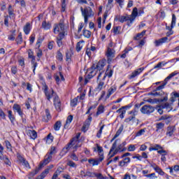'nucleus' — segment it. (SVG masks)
Returning a JSON list of instances; mask_svg holds the SVG:
<instances>
[{"label": "nucleus", "mask_w": 179, "mask_h": 179, "mask_svg": "<svg viewBox=\"0 0 179 179\" xmlns=\"http://www.w3.org/2000/svg\"><path fill=\"white\" fill-rule=\"evenodd\" d=\"M42 90H43V93H45V96L48 100V101H51V99H52V96L55 94L54 97V106L57 110V111H61V101L59 100V97L58 95L55 94L54 92V90L51 89V91H48V86L45 83H43Z\"/></svg>", "instance_id": "nucleus-1"}, {"label": "nucleus", "mask_w": 179, "mask_h": 179, "mask_svg": "<svg viewBox=\"0 0 179 179\" xmlns=\"http://www.w3.org/2000/svg\"><path fill=\"white\" fill-rule=\"evenodd\" d=\"M96 145L97 152L99 153V158L94 159H88V162L90 164H92V166H99L100 163H101L102 160H104V151L103 150V147L100 146L99 144Z\"/></svg>", "instance_id": "nucleus-2"}, {"label": "nucleus", "mask_w": 179, "mask_h": 179, "mask_svg": "<svg viewBox=\"0 0 179 179\" xmlns=\"http://www.w3.org/2000/svg\"><path fill=\"white\" fill-rule=\"evenodd\" d=\"M80 10L82 13V15L84 17V22L86 24H87V22H89V17H93L94 16V12H93V10L92 8L87 6L83 8V7H80Z\"/></svg>", "instance_id": "nucleus-3"}, {"label": "nucleus", "mask_w": 179, "mask_h": 179, "mask_svg": "<svg viewBox=\"0 0 179 179\" xmlns=\"http://www.w3.org/2000/svg\"><path fill=\"white\" fill-rule=\"evenodd\" d=\"M51 160H52V155H50V154L47 153L46 155L45 156L43 162H41L39 167L37 168L34 171L31 172L30 176H31V177H34V176H36V174H37V173L40 171V169H43L44 166H47V164H48V163H50Z\"/></svg>", "instance_id": "nucleus-4"}, {"label": "nucleus", "mask_w": 179, "mask_h": 179, "mask_svg": "<svg viewBox=\"0 0 179 179\" xmlns=\"http://www.w3.org/2000/svg\"><path fill=\"white\" fill-rule=\"evenodd\" d=\"M53 33H55V34H64L65 36V24L62 20H61L59 23L54 24Z\"/></svg>", "instance_id": "nucleus-5"}, {"label": "nucleus", "mask_w": 179, "mask_h": 179, "mask_svg": "<svg viewBox=\"0 0 179 179\" xmlns=\"http://www.w3.org/2000/svg\"><path fill=\"white\" fill-rule=\"evenodd\" d=\"M105 55L107 58L108 64H111L113 58L115 57V50L114 48H107Z\"/></svg>", "instance_id": "nucleus-6"}, {"label": "nucleus", "mask_w": 179, "mask_h": 179, "mask_svg": "<svg viewBox=\"0 0 179 179\" xmlns=\"http://www.w3.org/2000/svg\"><path fill=\"white\" fill-rule=\"evenodd\" d=\"M166 86V83H162V85L157 87L155 90L150 93L151 96H163L164 94V92H163V89Z\"/></svg>", "instance_id": "nucleus-7"}, {"label": "nucleus", "mask_w": 179, "mask_h": 179, "mask_svg": "<svg viewBox=\"0 0 179 179\" xmlns=\"http://www.w3.org/2000/svg\"><path fill=\"white\" fill-rule=\"evenodd\" d=\"M140 111L142 114H146L147 115H149L152 114V113L155 112V107L150 105H144L141 108Z\"/></svg>", "instance_id": "nucleus-8"}, {"label": "nucleus", "mask_w": 179, "mask_h": 179, "mask_svg": "<svg viewBox=\"0 0 179 179\" xmlns=\"http://www.w3.org/2000/svg\"><path fill=\"white\" fill-rule=\"evenodd\" d=\"M104 66H106V59H101L97 63V64H95L96 69L99 71L97 77L98 80L100 79L101 73H103V71H101L103 69V68H104Z\"/></svg>", "instance_id": "nucleus-9"}, {"label": "nucleus", "mask_w": 179, "mask_h": 179, "mask_svg": "<svg viewBox=\"0 0 179 179\" xmlns=\"http://www.w3.org/2000/svg\"><path fill=\"white\" fill-rule=\"evenodd\" d=\"M41 43H43V39L41 38H38L36 44V48L38 50L36 52V55L38 57V61H40V58L43 57V50L40 49V47H41Z\"/></svg>", "instance_id": "nucleus-10"}, {"label": "nucleus", "mask_w": 179, "mask_h": 179, "mask_svg": "<svg viewBox=\"0 0 179 179\" xmlns=\"http://www.w3.org/2000/svg\"><path fill=\"white\" fill-rule=\"evenodd\" d=\"M118 152H120L117 149V140L113 143L109 153H108V156H110V159H111V157H114L115 155H117L118 153Z\"/></svg>", "instance_id": "nucleus-11"}, {"label": "nucleus", "mask_w": 179, "mask_h": 179, "mask_svg": "<svg viewBox=\"0 0 179 179\" xmlns=\"http://www.w3.org/2000/svg\"><path fill=\"white\" fill-rule=\"evenodd\" d=\"M92 120H93V117H92V114L90 115L87 117V119L84 122V124L82 128V131L83 132H86L87 129H89V127H90V124L92 123Z\"/></svg>", "instance_id": "nucleus-12"}, {"label": "nucleus", "mask_w": 179, "mask_h": 179, "mask_svg": "<svg viewBox=\"0 0 179 179\" xmlns=\"http://www.w3.org/2000/svg\"><path fill=\"white\" fill-rule=\"evenodd\" d=\"M118 22H120V23H124V22H127V26H131L130 24H132V23H131V15L128 14H126V15L120 16L118 18Z\"/></svg>", "instance_id": "nucleus-13"}, {"label": "nucleus", "mask_w": 179, "mask_h": 179, "mask_svg": "<svg viewBox=\"0 0 179 179\" xmlns=\"http://www.w3.org/2000/svg\"><path fill=\"white\" fill-rule=\"evenodd\" d=\"M90 71V73L87 76L88 79H92L94 76H96L98 69H96V64H93L91 68L89 69Z\"/></svg>", "instance_id": "nucleus-14"}, {"label": "nucleus", "mask_w": 179, "mask_h": 179, "mask_svg": "<svg viewBox=\"0 0 179 179\" xmlns=\"http://www.w3.org/2000/svg\"><path fill=\"white\" fill-rule=\"evenodd\" d=\"M143 68H139L136 69L134 71L131 73V75L128 76L129 79H134V78H136L138 75H141L142 73V71H143Z\"/></svg>", "instance_id": "nucleus-15"}, {"label": "nucleus", "mask_w": 179, "mask_h": 179, "mask_svg": "<svg viewBox=\"0 0 179 179\" xmlns=\"http://www.w3.org/2000/svg\"><path fill=\"white\" fill-rule=\"evenodd\" d=\"M129 16H130V23H134L137 16H139L138 13V8L136 7L134 8L131 12V15H130Z\"/></svg>", "instance_id": "nucleus-16"}, {"label": "nucleus", "mask_w": 179, "mask_h": 179, "mask_svg": "<svg viewBox=\"0 0 179 179\" xmlns=\"http://www.w3.org/2000/svg\"><path fill=\"white\" fill-rule=\"evenodd\" d=\"M117 92V85H112L108 90L106 94V99H110L112 94H114Z\"/></svg>", "instance_id": "nucleus-17"}, {"label": "nucleus", "mask_w": 179, "mask_h": 179, "mask_svg": "<svg viewBox=\"0 0 179 179\" xmlns=\"http://www.w3.org/2000/svg\"><path fill=\"white\" fill-rule=\"evenodd\" d=\"M164 43H169V38L164 37L160 39L156 40L154 42V44L155 45V47H159V45H162V44H164Z\"/></svg>", "instance_id": "nucleus-18"}, {"label": "nucleus", "mask_w": 179, "mask_h": 179, "mask_svg": "<svg viewBox=\"0 0 179 179\" xmlns=\"http://www.w3.org/2000/svg\"><path fill=\"white\" fill-rule=\"evenodd\" d=\"M13 110L15 113H17L20 117H23V110H22L20 105L15 103L13 106Z\"/></svg>", "instance_id": "nucleus-19"}, {"label": "nucleus", "mask_w": 179, "mask_h": 179, "mask_svg": "<svg viewBox=\"0 0 179 179\" xmlns=\"http://www.w3.org/2000/svg\"><path fill=\"white\" fill-rule=\"evenodd\" d=\"M145 104V102L142 101L140 103H136L134 106V109L129 113V114H134L136 115L138 114V111H139V108L142 107Z\"/></svg>", "instance_id": "nucleus-20"}, {"label": "nucleus", "mask_w": 179, "mask_h": 179, "mask_svg": "<svg viewBox=\"0 0 179 179\" xmlns=\"http://www.w3.org/2000/svg\"><path fill=\"white\" fill-rule=\"evenodd\" d=\"M176 131V127L175 126H169L166 129V136H172L174 135V132Z\"/></svg>", "instance_id": "nucleus-21"}, {"label": "nucleus", "mask_w": 179, "mask_h": 179, "mask_svg": "<svg viewBox=\"0 0 179 179\" xmlns=\"http://www.w3.org/2000/svg\"><path fill=\"white\" fill-rule=\"evenodd\" d=\"M73 145H75L74 142L71 141L70 143H69L62 150V152L64 153V155H66V153H68V152H69V150H71V148H72V146H73Z\"/></svg>", "instance_id": "nucleus-22"}, {"label": "nucleus", "mask_w": 179, "mask_h": 179, "mask_svg": "<svg viewBox=\"0 0 179 179\" xmlns=\"http://www.w3.org/2000/svg\"><path fill=\"white\" fill-rule=\"evenodd\" d=\"M122 159H123L119 162V166H120V167H124L126 164H128V163L131 162V158L128 157H125Z\"/></svg>", "instance_id": "nucleus-23"}, {"label": "nucleus", "mask_w": 179, "mask_h": 179, "mask_svg": "<svg viewBox=\"0 0 179 179\" xmlns=\"http://www.w3.org/2000/svg\"><path fill=\"white\" fill-rule=\"evenodd\" d=\"M65 34H59L57 37V44L58 47H62V40H64Z\"/></svg>", "instance_id": "nucleus-24"}, {"label": "nucleus", "mask_w": 179, "mask_h": 179, "mask_svg": "<svg viewBox=\"0 0 179 179\" xmlns=\"http://www.w3.org/2000/svg\"><path fill=\"white\" fill-rule=\"evenodd\" d=\"M8 17L15 19V16H16V15L14 13L15 10H13L12 5L8 6Z\"/></svg>", "instance_id": "nucleus-25"}, {"label": "nucleus", "mask_w": 179, "mask_h": 179, "mask_svg": "<svg viewBox=\"0 0 179 179\" xmlns=\"http://www.w3.org/2000/svg\"><path fill=\"white\" fill-rule=\"evenodd\" d=\"M50 120H51V114L50 113V110L48 109H46L45 116L43 117V118L42 119V121H43V122H48Z\"/></svg>", "instance_id": "nucleus-26"}, {"label": "nucleus", "mask_w": 179, "mask_h": 179, "mask_svg": "<svg viewBox=\"0 0 179 179\" xmlns=\"http://www.w3.org/2000/svg\"><path fill=\"white\" fill-rule=\"evenodd\" d=\"M151 167H152L154 170H155V171L158 173V174H159L160 176H164V171H163V170H162V169H160L159 166L154 164L151 165Z\"/></svg>", "instance_id": "nucleus-27"}, {"label": "nucleus", "mask_w": 179, "mask_h": 179, "mask_svg": "<svg viewBox=\"0 0 179 179\" xmlns=\"http://www.w3.org/2000/svg\"><path fill=\"white\" fill-rule=\"evenodd\" d=\"M172 94H173V96L170 99V101L172 103H174V101H176L178 99V107H179V93L178 92H173Z\"/></svg>", "instance_id": "nucleus-28"}, {"label": "nucleus", "mask_w": 179, "mask_h": 179, "mask_svg": "<svg viewBox=\"0 0 179 179\" xmlns=\"http://www.w3.org/2000/svg\"><path fill=\"white\" fill-rule=\"evenodd\" d=\"M73 120V116L72 115H70L67 117L66 124H64L65 129H68V128L69 127V124H71V122H72Z\"/></svg>", "instance_id": "nucleus-29"}, {"label": "nucleus", "mask_w": 179, "mask_h": 179, "mask_svg": "<svg viewBox=\"0 0 179 179\" xmlns=\"http://www.w3.org/2000/svg\"><path fill=\"white\" fill-rule=\"evenodd\" d=\"M177 20V17H176V14H172V21H171V25L170 27H166L167 30H171L174 26H176V22Z\"/></svg>", "instance_id": "nucleus-30"}, {"label": "nucleus", "mask_w": 179, "mask_h": 179, "mask_svg": "<svg viewBox=\"0 0 179 179\" xmlns=\"http://www.w3.org/2000/svg\"><path fill=\"white\" fill-rule=\"evenodd\" d=\"M10 33L11 34L8 35V39L13 41L16 38V30L10 31Z\"/></svg>", "instance_id": "nucleus-31"}, {"label": "nucleus", "mask_w": 179, "mask_h": 179, "mask_svg": "<svg viewBox=\"0 0 179 179\" xmlns=\"http://www.w3.org/2000/svg\"><path fill=\"white\" fill-rule=\"evenodd\" d=\"M160 149H163V147L159 144H155L153 146L150 147L149 148L150 152H152V150H160Z\"/></svg>", "instance_id": "nucleus-32"}, {"label": "nucleus", "mask_w": 179, "mask_h": 179, "mask_svg": "<svg viewBox=\"0 0 179 179\" xmlns=\"http://www.w3.org/2000/svg\"><path fill=\"white\" fill-rule=\"evenodd\" d=\"M165 124L163 122H158L156 123L155 127H156V132H159L160 129H163L164 128Z\"/></svg>", "instance_id": "nucleus-33"}, {"label": "nucleus", "mask_w": 179, "mask_h": 179, "mask_svg": "<svg viewBox=\"0 0 179 179\" xmlns=\"http://www.w3.org/2000/svg\"><path fill=\"white\" fill-rule=\"evenodd\" d=\"M130 115L131 116H129V117H127L124 120V122L129 124V122H131V121H134V120H135V117L136 115H135V113H131V114H130Z\"/></svg>", "instance_id": "nucleus-34"}, {"label": "nucleus", "mask_w": 179, "mask_h": 179, "mask_svg": "<svg viewBox=\"0 0 179 179\" xmlns=\"http://www.w3.org/2000/svg\"><path fill=\"white\" fill-rule=\"evenodd\" d=\"M83 43H85V41H80V42L77 43L76 50L78 52H79V51L83 48V45H82Z\"/></svg>", "instance_id": "nucleus-35"}, {"label": "nucleus", "mask_w": 179, "mask_h": 179, "mask_svg": "<svg viewBox=\"0 0 179 179\" xmlns=\"http://www.w3.org/2000/svg\"><path fill=\"white\" fill-rule=\"evenodd\" d=\"M42 27L45 30H48L51 29V24H50L49 22H47L46 21H43L42 22Z\"/></svg>", "instance_id": "nucleus-36"}, {"label": "nucleus", "mask_w": 179, "mask_h": 179, "mask_svg": "<svg viewBox=\"0 0 179 179\" xmlns=\"http://www.w3.org/2000/svg\"><path fill=\"white\" fill-rule=\"evenodd\" d=\"M83 33L84 37H85L86 38H90L92 36V32L90 31L87 29H83Z\"/></svg>", "instance_id": "nucleus-37"}, {"label": "nucleus", "mask_w": 179, "mask_h": 179, "mask_svg": "<svg viewBox=\"0 0 179 179\" xmlns=\"http://www.w3.org/2000/svg\"><path fill=\"white\" fill-rule=\"evenodd\" d=\"M170 173L173 174L174 171L178 172L179 171V165H175L173 166L169 167Z\"/></svg>", "instance_id": "nucleus-38"}, {"label": "nucleus", "mask_w": 179, "mask_h": 179, "mask_svg": "<svg viewBox=\"0 0 179 179\" xmlns=\"http://www.w3.org/2000/svg\"><path fill=\"white\" fill-rule=\"evenodd\" d=\"M30 23L27 22L26 24V25L24 27V33H25V34H29L30 33Z\"/></svg>", "instance_id": "nucleus-39"}, {"label": "nucleus", "mask_w": 179, "mask_h": 179, "mask_svg": "<svg viewBox=\"0 0 179 179\" xmlns=\"http://www.w3.org/2000/svg\"><path fill=\"white\" fill-rule=\"evenodd\" d=\"M165 65H167V62H159L155 66H154V69H161V68L162 66H164Z\"/></svg>", "instance_id": "nucleus-40"}, {"label": "nucleus", "mask_w": 179, "mask_h": 179, "mask_svg": "<svg viewBox=\"0 0 179 179\" xmlns=\"http://www.w3.org/2000/svg\"><path fill=\"white\" fill-rule=\"evenodd\" d=\"M97 83H98V86L96 87V90H102L103 87L104 86V81H99V80H97Z\"/></svg>", "instance_id": "nucleus-41"}, {"label": "nucleus", "mask_w": 179, "mask_h": 179, "mask_svg": "<svg viewBox=\"0 0 179 179\" xmlns=\"http://www.w3.org/2000/svg\"><path fill=\"white\" fill-rule=\"evenodd\" d=\"M104 113V106L101 105L97 108L96 115H100V114H103Z\"/></svg>", "instance_id": "nucleus-42"}, {"label": "nucleus", "mask_w": 179, "mask_h": 179, "mask_svg": "<svg viewBox=\"0 0 179 179\" xmlns=\"http://www.w3.org/2000/svg\"><path fill=\"white\" fill-rule=\"evenodd\" d=\"M61 125H62L61 121L56 122L54 125L55 131H59V128H61Z\"/></svg>", "instance_id": "nucleus-43"}, {"label": "nucleus", "mask_w": 179, "mask_h": 179, "mask_svg": "<svg viewBox=\"0 0 179 179\" xmlns=\"http://www.w3.org/2000/svg\"><path fill=\"white\" fill-rule=\"evenodd\" d=\"M56 58L58 59V61H62L64 59V56L62 55L61 51H57Z\"/></svg>", "instance_id": "nucleus-44"}, {"label": "nucleus", "mask_w": 179, "mask_h": 179, "mask_svg": "<svg viewBox=\"0 0 179 179\" xmlns=\"http://www.w3.org/2000/svg\"><path fill=\"white\" fill-rule=\"evenodd\" d=\"M162 108H166L169 113V111H171V110H173V108L171 107V103H169L167 102L164 104V106Z\"/></svg>", "instance_id": "nucleus-45"}, {"label": "nucleus", "mask_w": 179, "mask_h": 179, "mask_svg": "<svg viewBox=\"0 0 179 179\" xmlns=\"http://www.w3.org/2000/svg\"><path fill=\"white\" fill-rule=\"evenodd\" d=\"M55 153H57V148L52 146L51 147L50 152H48V155L52 156V155H55Z\"/></svg>", "instance_id": "nucleus-46"}, {"label": "nucleus", "mask_w": 179, "mask_h": 179, "mask_svg": "<svg viewBox=\"0 0 179 179\" xmlns=\"http://www.w3.org/2000/svg\"><path fill=\"white\" fill-rule=\"evenodd\" d=\"M16 41H17V44H20L23 41V37L22 36V32H20V34H18V36L16 38Z\"/></svg>", "instance_id": "nucleus-47"}, {"label": "nucleus", "mask_w": 179, "mask_h": 179, "mask_svg": "<svg viewBox=\"0 0 179 179\" xmlns=\"http://www.w3.org/2000/svg\"><path fill=\"white\" fill-rule=\"evenodd\" d=\"M8 118L11 122H13L15 121V116L12 114V110H8Z\"/></svg>", "instance_id": "nucleus-48"}, {"label": "nucleus", "mask_w": 179, "mask_h": 179, "mask_svg": "<svg viewBox=\"0 0 179 179\" xmlns=\"http://www.w3.org/2000/svg\"><path fill=\"white\" fill-rule=\"evenodd\" d=\"M145 132H146V128L141 129L136 134V136H142Z\"/></svg>", "instance_id": "nucleus-49"}, {"label": "nucleus", "mask_w": 179, "mask_h": 179, "mask_svg": "<svg viewBox=\"0 0 179 179\" xmlns=\"http://www.w3.org/2000/svg\"><path fill=\"white\" fill-rule=\"evenodd\" d=\"M79 138H80V133H78L76 136L72 138L71 141L76 143V142H79Z\"/></svg>", "instance_id": "nucleus-50"}, {"label": "nucleus", "mask_w": 179, "mask_h": 179, "mask_svg": "<svg viewBox=\"0 0 179 179\" xmlns=\"http://www.w3.org/2000/svg\"><path fill=\"white\" fill-rule=\"evenodd\" d=\"M104 127H105L104 124L102 125V126L100 127L99 131L97 132L96 136H97L98 138H101V134H103V129H104Z\"/></svg>", "instance_id": "nucleus-51"}, {"label": "nucleus", "mask_w": 179, "mask_h": 179, "mask_svg": "<svg viewBox=\"0 0 179 179\" xmlns=\"http://www.w3.org/2000/svg\"><path fill=\"white\" fill-rule=\"evenodd\" d=\"M113 72L114 71L113 70H111V69H107L106 71L105 75L106 76H108V78H111V76H113Z\"/></svg>", "instance_id": "nucleus-52"}, {"label": "nucleus", "mask_w": 179, "mask_h": 179, "mask_svg": "<svg viewBox=\"0 0 179 179\" xmlns=\"http://www.w3.org/2000/svg\"><path fill=\"white\" fill-rule=\"evenodd\" d=\"M71 106L72 107H76V106H78V98H74L73 99L71 100Z\"/></svg>", "instance_id": "nucleus-53"}, {"label": "nucleus", "mask_w": 179, "mask_h": 179, "mask_svg": "<svg viewBox=\"0 0 179 179\" xmlns=\"http://www.w3.org/2000/svg\"><path fill=\"white\" fill-rule=\"evenodd\" d=\"M3 160L5 163V164H7V166H10L12 164V162L9 160V158L8 157H3Z\"/></svg>", "instance_id": "nucleus-54"}, {"label": "nucleus", "mask_w": 179, "mask_h": 179, "mask_svg": "<svg viewBox=\"0 0 179 179\" xmlns=\"http://www.w3.org/2000/svg\"><path fill=\"white\" fill-rule=\"evenodd\" d=\"M131 108V106H122V108H120V109H118V110L116 111V113H118L119 114H121V113H122L123 112H125V111H126V110H125V108Z\"/></svg>", "instance_id": "nucleus-55"}, {"label": "nucleus", "mask_w": 179, "mask_h": 179, "mask_svg": "<svg viewBox=\"0 0 179 179\" xmlns=\"http://www.w3.org/2000/svg\"><path fill=\"white\" fill-rule=\"evenodd\" d=\"M95 176H96V173H92L89 171L85 172V177H95Z\"/></svg>", "instance_id": "nucleus-56"}, {"label": "nucleus", "mask_w": 179, "mask_h": 179, "mask_svg": "<svg viewBox=\"0 0 179 179\" xmlns=\"http://www.w3.org/2000/svg\"><path fill=\"white\" fill-rule=\"evenodd\" d=\"M95 177H96L98 179H108L107 176H103L101 173H96Z\"/></svg>", "instance_id": "nucleus-57"}, {"label": "nucleus", "mask_w": 179, "mask_h": 179, "mask_svg": "<svg viewBox=\"0 0 179 179\" xmlns=\"http://www.w3.org/2000/svg\"><path fill=\"white\" fill-rule=\"evenodd\" d=\"M136 149V147H135V145H129L127 150L128 152H135V150Z\"/></svg>", "instance_id": "nucleus-58"}, {"label": "nucleus", "mask_w": 179, "mask_h": 179, "mask_svg": "<svg viewBox=\"0 0 179 179\" xmlns=\"http://www.w3.org/2000/svg\"><path fill=\"white\" fill-rule=\"evenodd\" d=\"M48 173H50V169H46L42 173H41V179H43L45 176H47V174H48Z\"/></svg>", "instance_id": "nucleus-59"}, {"label": "nucleus", "mask_w": 179, "mask_h": 179, "mask_svg": "<svg viewBox=\"0 0 179 179\" xmlns=\"http://www.w3.org/2000/svg\"><path fill=\"white\" fill-rule=\"evenodd\" d=\"M123 129H124V127L123 126L120 127L117 130V131L116 132V134L115 135V138L120 136V134H121V132H122Z\"/></svg>", "instance_id": "nucleus-60"}, {"label": "nucleus", "mask_w": 179, "mask_h": 179, "mask_svg": "<svg viewBox=\"0 0 179 179\" xmlns=\"http://www.w3.org/2000/svg\"><path fill=\"white\" fill-rule=\"evenodd\" d=\"M66 0H61L62 2V12H65V8L66 7V4L65 3Z\"/></svg>", "instance_id": "nucleus-61"}, {"label": "nucleus", "mask_w": 179, "mask_h": 179, "mask_svg": "<svg viewBox=\"0 0 179 179\" xmlns=\"http://www.w3.org/2000/svg\"><path fill=\"white\" fill-rule=\"evenodd\" d=\"M36 56H34V52H33L31 51V50H28V58L31 59V58H34Z\"/></svg>", "instance_id": "nucleus-62"}, {"label": "nucleus", "mask_w": 179, "mask_h": 179, "mask_svg": "<svg viewBox=\"0 0 179 179\" xmlns=\"http://www.w3.org/2000/svg\"><path fill=\"white\" fill-rule=\"evenodd\" d=\"M62 171H64V169L61 167H59L55 172V174L59 176V174H61V173H62Z\"/></svg>", "instance_id": "nucleus-63"}, {"label": "nucleus", "mask_w": 179, "mask_h": 179, "mask_svg": "<svg viewBox=\"0 0 179 179\" xmlns=\"http://www.w3.org/2000/svg\"><path fill=\"white\" fill-rule=\"evenodd\" d=\"M118 29H120V27H113V31L114 34H118L120 33V30H118Z\"/></svg>", "instance_id": "nucleus-64"}]
</instances>
